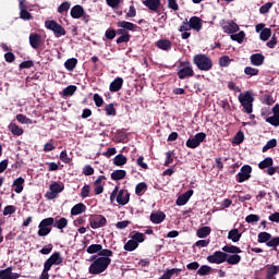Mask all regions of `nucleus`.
Listing matches in <instances>:
<instances>
[{"label": "nucleus", "mask_w": 279, "mask_h": 279, "mask_svg": "<svg viewBox=\"0 0 279 279\" xmlns=\"http://www.w3.org/2000/svg\"><path fill=\"white\" fill-rule=\"evenodd\" d=\"M111 256H100L94 259V262L89 265L88 274L92 276H99V274H104L108 267H110V263H112Z\"/></svg>", "instance_id": "1"}, {"label": "nucleus", "mask_w": 279, "mask_h": 279, "mask_svg": "<svg viewBox=\"0 0 279 279\" xmlns=\"http://www.w3.org/2000/svg\"><path fill=\"white\" fill-rule=\"evenodd\" d=\"M117 202V204H120V206H125L130 204V192L128 190H120L116 186L112 193L110 194V202L111 204L113 202Z\"/></svg>", "instance_id": "2"}, {"label": "nucleus", "mask_w": 279, "mask_h": 279, "mask_svg": "<svg viewBox=\"0 0 279 279\" xmlns=\"http://www.w3.org/2000/svg\"><path fill=\"white\" fill-rule=\"evenodd\" d=\"M238 99L243 108V111L246 112V114H252V112H254V96H252V93H241Z\"/></svg>", "instance_id": "3"}, {"label": "nucleus", "mask_w": 279, "mask_h": 279, "mask_svg": "<svg viewBox=\"0 0 279 279\" xmlns=\"http://www.w3.org/2000/svg\"><path fill=\"white\" fill-rule=\"evenodd\" d=\"M193 62L199 71H210L213 69V59L204 53L194 56Z\"/></svg>", "instance_id": "4"}, {"label": "nucleus", "mask_w": 279, "mask_h": 279, "mask_svg": "<svg viewBox=\"0 0 279 279\" xmlns=\"http://www.w3.org/2000/svg\"><path fill=\"white\" fill-rule=\"evenodd\" d=\"M46 29H49L54 34L56 38H61V36H66V29L63 28L56 20H48L45 22Z\"/></svg>", "instance_id": "5"}, {"label": "nucleus", "mask_w": 279, "mask_h": 279, "mask_svg": "<svg viewBox=\"0 0 279 279\" xmlns=\"http://www.w3.org/2000/svg\"><path fill=\"white\" fill-rule=\"evenodd\" d=\"M258 243H266L267 247H274L275 250L279 245V236L271 239V235L268 232H259L257 235Z\"/></svg>", "instance_id": "6"}, {"label": "nucleus", "mask_w": 279, "mask_h": 279, "mask_svg": "<svg viewBox=\"0 0 279 279\" xmlns=\"http://www.w3.org/2000/svg\"><path fill=\"white\" fill-rule=\"evenodd\" d=\"M53 217L43 219L38 225V236H48V234H51V226H53Z\"/></svg>", "instance_id": "7"}, {"label": "nucleus", "mask_w": 279, "mask_h": 279, "mask_svg": "<svg viewBox=\"0 0 279 279\" xmlns=\"http://www.w3.org/2000/svg\"><path fill=\"white\" fill-rule=\"evenodd\" d=\"M193 75H195V72L193 71V65H191V62H181L178 71L179 80H186V77H193Z\"/></svg>", "instance_id": "8"}, {"label": "nucleus", "mask_w": 279, "mask_h": 279, "mask_svg": "<svg viewBox=\"0 0 279 279\" xmlns=\"http://www.w3.org/2000/svg\"><path fill=\"white\" fill-rule=\"evenodd\" d=\"M64 259L60 255V252H56L44 263V271L49 274L53 265H62Z\"/></svg>", "instance_id": "9"}, {"label": "nucleus", "mask_w": 279, "mask_h": 279, "mask_svg": "<svg viewBox=\"0 0 279 279\" xmlns=\"http://www.w3.org/2000/svg\"><path fill=\"white\" fill-rule=\"evenodd\" d=\"M87 254H98L100 256H113V252L108 248H104L101 244H92L86 250Z\"/></svg>", "instance_id": "10"}, {"label": "nucleus", "mask_w": 279, "mask_h": 279, "mask_svg": "<svg viewBox=\"0 0 279 279\" xmlns=\"http://www.w3.org/2000/svg\"><path fill=\"white\" fill-rule=\"evenodd\" d=\"M64 191V184L54 182L50 184L49 191L45 194V197L48 199H56L60 193Z\"/></svg>", "instance_id": "11"}, {"label": "nucleus", "mask_w": 279, "mask_h": 279, "mask_svg": "<svg viewBox=\"0 0 279 279\" xmlns=\"http://www.w3.org/2000/svg\"><path fill=\"white\" fill-rule=\"evenodd\" d=\"M108 223V219H106L102 215H92L89 216V226L93 230H98V228L106 227Z\"/></svg>", "instance_id": "12"}, {"label": "nucleus", "mask_w": 279, "mask_h": 279, "mask_svg": "<svg viewBox=\"0 0 279 279\" xmlns=\"http://www.w3.org/2000/svg\"><path fill=\"white\" fill-rule=\"evenodd\" d=\"M204 141H206V133L201 132V133H197L193 138H189L185 145L190 149H196V147H199V145H202Z\"/></svg>", "instance_id": "13"}, {"label": "nucleus", "mask_w": 279, "mask_h": 279, "mask_svg": "<svg viewBox=\"0 0 279 279\" xmlns=\"http://www.w3.org/2000/svg\"><path fill=\"white\" fill-rule=\"evenodd\" d=\"M252 178V166L244 165L241 167L240 172L236 174V182L240 184L243 182H247Z\"/></svg>", "instance_id": "14"}, {"label": "nucleus", "mask_w": 279, "mask_h": 279, "mask_svg": "<svg viewBox=\"0 0 279 279\" xmlns=\"http://www.w3.org/2000/svg\"><path fill=\"white\" fill-rule=\"evenodd\" d=\"M207 262L211 265H223V263H226V253L222 251H216L211 255L207 256Z\"/></svg>", "instance_id": "15"}, {"label": "nucleus", "mask_w": 279, "mask_h": 279, "mask_svg": "<svg viewBox=\"0 0 279 279\" xmlns=\"http://www.w3.org/2000/svg\"><path fill=\"white\" fill-rule=\"evenodd\" d=\"M119 29L118 34H125V32H136V27H138L136 24L128 21H120L117 23Z\"/></svg>", "instance_id": "16"}, {"label": "nucleus", "mask_w": 279, "mask_h": 279, "mask_svg": "<svg viewBox=\"0 0 279 279\" xmlns=\"http://www.w3.org/2000/svg\"><path fill=\"white\" fill-rule=\"evenodd\" d=\"M221 27L225 32V34H236L239 32L240 27L239 24L234 23V21H222Z\"/></svg>", "instance_id": "17"}, {"label": "nucleus", "mask_w": 279, "mask_h": 279, "mask_svg": "<svg viewBox=\"0 0 279 279\" xmlns=\"http://www.w3.org/2000/svg\"><path fill=\"white\" fill-rule=\"evenodd\" d=\"M27 0H20V19L23 21H32L34 16L27 11Z\"/></svg>", "instance_id": "18"}, {"label": "nucleus", "mask_w": 279, "mask_h": 279, "mask_svg": "<svg viewBox=\"0 0 279 279\" xmlns=\"http://www.w3.org/2000/svg\"><path fill=\"white\" fill-rule=\"evenodd\" d=\"M104 186H106V177L99 175L94 182V193L95 195H101L104 193Z\"/></svg>", "instance_id": "19"}, {"label": "nucleus", "mask_w": 279, "mask_h": 279, "mask_svg": "<svg viewBox=\"0 0 279 279\" xmlns=\"http://www.w3.org/2000/svg\"><path fill=\"white\" fill-rule=\"evenodd\" d=\"M274 116L266 118V123H270V125H274L275 128H278L279 125V105H276L272 108Z\"/></svg>", "instance_id": "20"}, {"label": "nucleus", "mask_w": 279, "mask_h": 279, "mask_svg": "<svg viewBox=\"0 0 279 279\" xmlns=\"http://www.w3.org/2000/svg\"><path fill=\"white\" fill-rule=\"evenodd\" d=\"M191 197H193V190H189L187 192L181 194L178 198H177V206H186V204L189 203V199H191Z\"/></svg>", "instance_id": "21"}, {"label": "nucleus", "mask_w": 279, "mask_h": 279, "mask_svg": "<svg viewBox=\"0 0 279 279\" xmlns=\"http://www.w3.org/2000/svg\"><path fill=\"white\" fill-rule=\"evenodd\" d=\"M250 61L253 66H263L265 63V56L263 53H253L250 57Z\"/></svg>", "instance_id": "22"}, {"label": "nucleus", "mask_w": 279, "mask_h": 279, "mask_svg": "<svg viewBox=\"0 0 279 279\" xmlns=\"http://www.w3.org/2000/svg\"><path fill=\"white\" fill-rule=\"evenodd\" d=\"M20 275L12 272V267L0 270V279H19Z\"/></svg>", "instance_id": "23"}, {"label": "nucleus", "mask_w": 279, "mask_h": 279, "mask_svg": "<svg viewBox=\"0 0 279 279\" xmlns=\"http://www.w3.org/2000/svg\"><path fill=\"white\" fill-rule=\"evenodd\" d=\"M143 5L151 12H158L160 10V0H144Z\"/></svg>", "instance_id": "24"}, {"label": "nucleus", "mask_w": 279, "mask_h": 279, "mask_svg": "<svg viewBox=\"0 0 279 279\" xmlns=\"http://www.w3.org/2000/svg\"><path fill=\"white\" fill-rule=\"evenodd\" d=\"M85 12L84 7L76 4L71 9L70 16H72V19H82Z\"/></svg>", "instance_id": "25"}, {"label": "nucleus", "mask_w": 279, "mask_h": 279, "mask_svg": "<svg viewBox=\"0 0 279 279\" xmlns=\"http://www.w3.org/2000/svg\"><path fill=\"white\" fill-rule=\"evenodd\" d=\"M121 88H123V80L121 77H117L109 85L110 93H119Z\"/></svg>", "instance_id": "26"}, {"label": "nucleus", "mask_w": 279, "mask_h": 279, "mask_svg": "<svg viewBox=\"0 0 279 279\" xmlns=\"http://www.w3.org/2000/svg\"><path fill=\"white\" fill-rule=\"evenodd\" d=\"M165 219H167V215H165V213L162 211H156L150 214V221L153 223H162V221H165Z\"/></svg>", "instance_id": "27"}, {"label": "nucleus", "mask_w": 279, "mask_h": 279, "mask_svg": "<svg viewBox=\"0 0 279 279\" xmlns=\"http://www.w3.org/2000/svg\"><path fill=\"white\" fill-rule=\"evenodd\" d=\"M189 22L190 27L194 29V32H202V19L198 16H192Z\"/></svg>", "instance_id": "28"}, {"label": "nucleus", "mask_w": 279, "mask_h": 279, "mask_svg": "<svg viewBox=\"0 0 279 279\" xmlns=\"http://www.w3.org/2000/svg\"><path fill=\"white\" fill-rule=\"evenodd\" d=\"M41 37L37 33H33L29 35V45L33 47V49H38L40 47Z\"/></svg>", "instance_id": "29"}, {"label": "nucleus", "mask_w": 279, "mask_h": 279, "mask_svg": "<svg viewBox=\"0 0 279 279\" xmlns=\"http://www.w3.org/2000/svg\"><path fill=\"white\" fill-rule=\"evenodd\" d=\"M24 184H25V179L23 177L15 179L13 181L14 192L17 194L23 193Z\"/></svg>", "instance_id": "30"}, {"label": "nucleus", "mask_w": 279, "mask_h": 279, "mask_svg": "<svg viewBox=\"0 0 279 279\" xmlns=\"http://www.w3.org/2000/svg\"><path fill=\"white\" fill-rule=\"evenodd\" d=\"M156 47L162 51H171V41L169 39H159L156 41Z\"/></svg>", "instance_id": "31"}, {"label": "nucleus", "mask_w": 279, "mask_h": 279, "mask_svg": "<svg viewBox=\"0 0 279 279\" xmlns=\"http://www.w3.org/2000/svg\"><path fill=\"white\" fill-rule=\"evenodd\" d=\"M82 213H86V205H84V203H78V204L74 205L71 209V215L73 217H75L77 215H82Z\"/></svg>", "instance_id": "32"}, {"label": "nucleus", "mask_w": 279, "mask_h": 279, "mask_svg": "<svg viewBox=\"0 0 279 279\" xmlns=\"http://www.w3.org/2000/svg\"><path fill=\"white\" fill-rule=\"evenodd\" d=\"M272 167H274V158L271 157H266L263 161L258 163V169H262V170L272 169Z\"/></svg>", "instance_id": "33"}, {"label": "nucleus", "mask_w": 279, "mask_h": 279, "mask_svg": "<svg viewBox=\"0 0 279 279\" xmlns=\"http://www.w3.org/2000/svg\"><path fill=\"white\" fill-rule=\"evenodd\" d=\"M226 263L227 265H239V263H241V255L239 254L228 255L226 253Z\"/></svg>", "instance_id": "34"}, {"label": "nucleus", "mask_w": 279, "mask_h": 279, "mask_svg": "<svg viewBox=\"0 0 279 279\" xmlns=\"http://www.w3.org/2000/svg\"><path fill=\"white\" fill-rule=\"evenodd\" d=\"M222 252L225 254H232V255H234V254H241V252H243V251H241V247H239V246H234V245L228 244V245H225L222 247Z\"/></svg>", "instance_id": "35"}, {"label": "nucleus", "mask_w": 279, "mask_h": 279, "mask_svg": "<svg viewBox=\"0 0 279 279\" xmlns=\"http://www.w3.org/2000/svg\"><path fill=\"white\" fill-rule=\"evenodd\" d=\"M279 274V265H268L266 269V277L276 278L275 276Z\"/></svg>", "instance_id": "36"}, {"label": "nucleus", "mask_w": 279, "mask_h": 279, "mask_svg": "<svg viewBox=\"0 0 279 279\" xmlns=\"http://www.w3.org/2000/svg\"><path fill=\"white\" fill-rule=\"evenodd\" d=\"M228 239L233 243H239V241H241V233L239 232V229L230 230L228 233Z\"/></svg>", "instance_id": "37"}, {"label": "nucleus", "mask_w": 279, "mask_h": 279, "mask_svg": "<svg viewBox=\"0 0 279 279\" xmlns=\"http://www.w3.org/2000/svg\"><path fill=\"white\" fill-rule=\"evenodd\" d=\"M181 271L182 269L180 268L167 269L159 279H171L175 274H180Z\"/></svg>", "instance_id": "38"}, {"label": "nucleus", "mask_w": 279, "mask_h": 279, "mask_svg": "<svg viewBox=\"0 0 279 279\" xmlns=\"http://www.w3.org/2000/svg\"><path fill=\"white\" fill-rule=\"evenodd\" d=\"M210 232H213L210 227H202L196 231V235L198 239H206V236H210Z\"/></svg>", "instance_id": "39"}, {"label": "nucleus", "mask_w": 279, "mask_h": 279, "mask_svg": "<svg viewBox=\"0 0 279 279\" xmlns=\"http://www.w3.org/2000/svg\"><path fill=\"white\" fill-rule=\"evenodd\" d=\"M113 165L116 167H123V165H128V157H125L123 154H119L113 158Z\"/></svg>", "instance_id": "40"}, {"label": "nucleus", "mask_w": 279, "mask_h": 279, "mask_svg": "<svg viewBox=\"0 0 279 279\" xmlns=\"http://www.w3.org/2000/svg\"><path fill=\"white\" fill-rule=\"evenodd\" d=\"M52 226L58 230H64L69 226V220L66 218H60L59 220H54Z\"/></svg>", "instance_id": "41"}, {"label": "nucleus", "mask_w": 279, "mask_h": 279, "mask_svg": "<svg viewBox=\"0 0 279 279\" xmlns=\"http://www.w3.org/2000/svg\"><path fill=\"white\" fill-rule=\"evenodd\" d=\"M137 248H138V243L133 241L132 238L124 244L125 252H134V250H137Z\"/></svg>", "instance_id": "42"}, {"label": "nucleus", "mask_w": 279, "mask_h": 279, "mask_svg": "<svg viewBox=\"0 0 279 279\" xmlns=\"http://www.w3.org/2000/svg\"><path fill=\"white\" fill-rule=\"evenodd\" d=\"M9 130L14 136H23V129L15 123L9 124Z\"/></svg>", "instance_id": "43"}, {"label": "nucleus", "mask_w": 279, "mask_h": 279, "mask_svg": "<svg viewBox=\"0 0 279 279\" xmlns=\"http://www.w3.org/2000/svg\"><path fill=\"white\" fill-rule=\"evenodd\" d=\"M128 175V172L125 170H116L111 173V180L119 181L123 180Z\"/></svg>", "instance_id": "44"}, {"label": "nucleus", "mask_w": 279, "mask_h": 279, "mask_svg": "<svg viewBox=\"0 0 279 279\" xmlns=\"http://www.w3.org/2000/svg\"><path fill=\"white\" fill-rule=\"evenodd\" d=\"M64 66H65L66 71H74L75 68L77 66V59H75V58L68 59L64 62Z\"/></svg>", "instance_id": "45"}, {"label": "nucleus", "mask_w": 279, "mask_h": 279, "mask_svg": "<svg viewBox=\"0 0 279 279\" xmlns=\"http://www.w3.org/2000/svg\"><path fill=\"white\" fill-rule=\"evenodd\" d=\"M147 191V183L141 182L135 186V194L141 197V195H144L145 192Z\"/></svg>", "instance_id": "46"}, {"label": "nucleus", "mask_w": 279, "mask_h": 279, "mask_svg": "<svg viewBox=\"0 0 279 279\" xmlns=\"http://www.w3.org/2000/svg\"><path fill=\"white\" fill-rule=\"evenodd\" d=\"M231 40H234L235 43H239V45H241V43H243L244 38H245V32L241 31L238 34H232L230 35Z\"/></svg>", "instance_id": "47"}, {"label": "nucleus", "mask_w": 279, "mask_h": 279, "mask_svg": "<svg viewBox=\"0 0 279 279\" xmlns=\"http://www.w3.org/2000/svg\"><path fill=\"white\" fill-rule=\"evenodd\" d=\"M278 141L276 138L269 140L266 145L263 147L262 151L265 154V151H269V149H274V147H277Z\"/></svg>", "instance_id": "48"}, {"label": "nucleus", "mask_w": 279, "mask_h": 279, "mask_svg": "<svg viewBox=\"0 0 279 279\" xmlns=\"http://www.w3.org/2000/svg\"><path fill=\"white\" fill-rule=\"evenodd\" d=\"M75 90H77V86L75 85H69L63 89V97H71L75 95Z\"/></svg>", "instance_id": "49"}, {"label": "nucleus", "mask_w": 279, "mask_h": 279, "mask_svg": "<svg viewBox=\"0 0 279 279\" xmlns=\"http://www.w3.org/2000/svg\"><path fill=\"white\" fill-rule=\"evenodd\" d=\"M259 38L260 40H263L264 43H267L268 38H271V28H264L260 33H259Z\"/></svg>", "instance_id": "50"}, {"label": "nucleus", "mask_w": 279, "mask_h": 279, "mask_svg": "<svg viewBox=\"0 0 279 279\" xmlns=\"http://www.w3.org/2000/svg\"><path fill=\"white\" fill-rule=\"evenodd\" d=\"M105 111L107 117H117V109L114 108V104H109L105 107Z\"/></svg>", "instance_id": "51"}, {"label": "nucleus", "mask_w": 279, "mask_h": 279, "mask_svg": "<svg viewBox=\"0 0 279 279\" xmlns=\"http://www.w3.org/2000/svg\"><path fill=\"white\" fill-rule=\"evenodd\" d=\"M16 119L19 121V123H22L24 125H32V123H34V121H32V119L26 118L25 114H17Z\"/></svg>", "instance_id": "52"}, {"label": "nucleus", "mask_w": 279, "mask_h": 279, "mask_svg": "<svg viewBox=\"0 0 279 279\" xmlns=\"http://www.w3.org/2000/svg\"><path fill=\"white\" fill-rule=\"evenodd\" d=\"M210 271H213V268L210 266L203 265L197 270V274H198V276H208V274H210Z\"/></svg>", "instance_id": "53"}, {"label": "nucleus", "mask_w": 279, "mask_h": 279, "mask_svg": "<svg viewBox=\"0 0 279 279\" xmlns=\"http://www.w3.org/2000/svg\"><path fill=\"white\" fill-rule=\"evenodd\" d=\"M81 197H82V199H86V197H90V185L89 184H85L81 189Z\"/></svg>", "instance_id": "54"}, {"label": "nucleus", "mask_w": 279, "mask_h": 279, "mask_svg": "<svg viewBox=\"0 0 279 279\" xmlns=\"http://www.w3.org/2000/svg\"><path fill=\"white\" fill-rule=\"evenodd\" d=\"M244 73H245V75H248L250 77H254V76L258 75L259 71L256 68L246 66V68H244Z\"/></svg>", "instance_id": "55"}, {"label": "nucleus", "mask_w": 279, "mask_h": 279, "mask_svg": "<svg viewBox=\"0 0 279 279\" xmlns=\"http://www.w3.org/2000/svg\"><path fill=\"white\" fill-rule=\"evenodd\" d=\"M271 8H274V2H267V3L263 4L259 8V14H268V12L271 10Z\"/></svg>", "instance_id": "56"}, {"label": "nucleus", "mask_w": 279, "mask_h": 279, "mask_svg": "<svg viewBox=\"0 0 279 279\" xmlns=\"http://www.w3.org/2000/svg\"><path fill=\"white\" fill-rule=\"evenodd\" d=\"M131 239L138 245V243H143L145 241V233L136 232L131 236Z\"/></svg>", "instance_id": "57"}, {"label": "nucleus", "mask_w": 279, "mask_h": 279, "mask_svg": "<svg viewBox=\"0 0 279 279\" xmlns=\"http://www.w3.org/2000/svg\"><path fill=\"white\" fill-rule=\"evenodd\" d=\"M243 141H245V135L243 134V132L240 131L234 136L233 143H234V145H241V143H243Z\"/></svg>", "instance_id": "58"}, {"label": "nucleus", "mask_w": 279, "mask_h": 279, "mask_svg": "<svg viewBox=\"0 0 279 279\" xmlns=\"http://www.w3.org/2000/svg\"><path fill=\"white\" fill-rule=\"evenodd\" d=\"M93 100L97 108H101V106H104V98L99 94H94Z\"/></svg>", "instance_id": "59"}, {"label": "nucleus", "mask_w": 279, "mask_h": 279, "mask_svg": "<svg viewBox=\"0 0 279 279\" xmlns=\"http://www.w3.org/2000/svg\"><path fill=\"white\" fill-rule=\"evenodd\" d=\"M70 9H71V2L65 1V2H63V3L58 8V12H59V14H63V12H69Z\"/></svg>", "instance_id": "60"}, {"label": "nucleus", "mask_w": 279, "mask_h": 279, "mask_svg": "<svg viewBox=\"0 0 279 279\" xmlns=\"http://www.w3.org/2000/svg\"><path fill=\"white\" fill-rule=\"evenodd\" d=\"M106 3L109 8H112V10H117L119 5H121V0H106Z\"/></svg>", "instance_id": "61"}, {"label": "nucleus", "mask_w": 279, "mask_h": 279, "mask_svg": "<svg viewBox=\"0 0 279 279\" xmlns=\"http://www.w3.org/2000/svg\"><path fill=\"white\" fill-rule=\"evenodd\" d=\"M230 62H232V60L228 56H223L219 59L220 66H230Z\"/></svg>", "instance_id": "62"}, {"label": "nucleus", "mask_w": 279, "mask_h": 279, "mask_svg": "<svg viewBox=\"0 0 279 279\" xmlns=\"http://www.w3.org/2000/svg\"><path fill=\"white\" fill-rule=\"evenodd\" d=\"M59 158H60L61 162H64V165H69V162H71V158L66 154V150H62L60 153V157Z\"/></svg>", "instance_id": "63"}, {"label": "nucleus", "mask_w": 279, "mask_h": 279, "mask_svg": "<svg viewBox=\"0 0 279 279\" xmlns=\"http://www.w3.org/2000/svg\"><path fill=\"white\" fill-rule=\"evenodd\" d=\"M191 22H189V20H185L180 26L179 32H191Z\"/></svg>", "instance_id": "64"}]
</instances>
